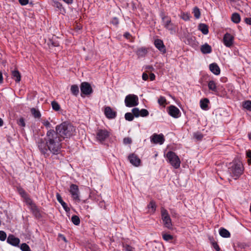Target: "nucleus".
Listing matches in <instances>:
<instances>
[{
    "label": "nucleus",
    "instance_id": "1",
    "mask_svg": "<svg viewBox=\"0 0 251 251\" xmlns=\"http://www.w3.org/2000/svg\"><path fill=\"white\" fill-rule=\"evenodd\" d=\"M75 127L68 122H63L55 126V130L50 129L47 131L44 139H40L38 142V147L45 158L58 155L61 152L62 141L65 138L72 136Z\"/></svg>",
    "mask_w": 251,
    "mask_h": 251
},
{
    "label": "nucleus",
    "instance_id": "2",
    "mask_svg": "<svg viewBox=\"0 0 251 251\" xmlns=\"http://www.w3.org/2000/svg\"><path fill=\"white\" fill-rule=\"evenodd\" d=\"M244 170L242 162L238 159H234L229 164L228 172L234 179H238L243 173Z\"/></svg>",
    "mask_w": 251,
    "mask_h": 251
},
{
    "label": "nucleus",
    "instance_id": "3",
    "mask_svg": "<svg viewBox=\"0 0 251 251\" xmlns=\"http://www.w3.org/2000/svg\"><path fill=\"white\" fill-rule=\"evenodd\" d=\"M160 16L161 18L162 25L163 27L169 31L171 34L175 33L178 28L177 25L174 23L172 21L171 18L166 15L164 12H161Z\"/></svg>",
    "mask_w": 251,
    "mask_h": 251
},
{
    "label": "nucleus",
    "instance_id": "4",
    "mask_svg": "<svg viewBox=\"0 0 251 251\" xmlns=\"http://www.w3.org/2000/svg\"><path fill=\"white\" fill-rule=\"evenodd\" d=\"M165 157L167 158L168 162L174 168L178 169L179 168L181 161L179 157L175 152L172 151H169L165 155Z\"/></svg>",
    "mask_w": 251,
    "mask_h": 251
},
{
    "label": "nucleus",
    "instance_id": "5",
    "mask_svg": "<svg viewBox=\"0 0 251 251\" xmlns=\"http://www.w3.org/2000/svg\"><path fill=\"white\" fill-rule=\"evenodd\" d=\"M69 192L73 201L76 202H80V192L77 185L71 184L69 188Z\"/></svg>",
    "mask_w": 251,
    "mask_h": 251
},
{
    "label": "nucleus",
    "instance_id": "6",
    "mask_svg": "<svg viewBox=\"0 0 251 251\" xmlns=\"http://www.w3.org/2000/svg\"><path fill=\"white\" fill-rule=\"evenodd\" d=\"M80 96L82 98L90 96L93 92V90L90 85L87 82H83L80 85Z\"/></svg>",
    "mask_w": 251,
    "mask_h": 251
},
{
    "label": "nucleus",
    "instance_id": "7",
    "mask_svg": "<svg viewBox=\"0 0 251 251\" xmlns=\"http://www.w3.org/2000/svg\"><path fill=\"white\" fill-rule=\"evenodd\" d=\"M110 131L105 129H99L96 132V139L103 144L110 136Z\"/></svg>",
    "mask_w": 251,
    "mask_h": 251
},
{
    "label": "nucleus",
    "instance_id": "8",
    "mask_svg": "<svg viewBox=\"0 0 251 251\" xmlns=\"http://www.w3.org/2000/svg\"><path fill=\"white\" fill-rule=\"evenodd\" d=\"M161 217L164 226L168 229L172 228L171 219L169 215L168 211L163 207L161 208Z\"/></svg>",
    "mask_w": 251,
    "mask_h": 251
},
{
    "label": "nucleus",
    "instance_id": "9",
    "mask_svg": "<svg viewBox=\"0 0 251 251\" xmlns=\"http://www.w3.org/2000/svg\"><path fill=\"white\" fill-rule=\"evenodd\" d=\"M125 105L126 107H131L137 106L138 103V98L134 94L127 95L125 100Z\"/></svg>",
    "mask_w": 251,
    "mask_h": 251
},
{
    "label": "nucleus",
    "instance_id": "10",
    "mask_svg": "<svg viewBox=\"0 0 251 251\" xmlns=\"http://www.w3.org/2000/svg\"><path fill=\"white\" fill-rule=\"evenodd\" d=\"M234 37L231 34L226 33L223 37V42L226 47L231 48L233 45Z\"/></svg>",
    "mask_w": 251,
    "mask_h": 251
},
{
    "label": "nucleus",
    "instance_id": "11",
    "mask_svg": "<svg viewBox=\"0 0 251 251\" xmlns=\"http://www.w3.org/2000/svg\"><path fill=\"white\" fill-rule=\"evenodd\" d=\"M165 141L164 136L163 134H157L154 133L151 137V142L155 144L162 145Z\"/></svg>",
    "mask_w": 251,
    "mask_h": 251
},
{
    "label": "nucleus",
    "instance_id": "12",
    "mask_svg": "<svg viewBox=\"0 0 251 251\" xmlns=\"http://www.w3.org/2000/svg\"><path fill=\"white\" fill-rule=\"evenodd\" d=\"M128 160L130 163L135 167H139L141 165V161L135 153H131L128 156Z\"/></svg>",
    "mask_w": 251,
    "mask_h": 251
},
{
    "label": "nucleus",
    "instance_id": "13",
    "mask_svg": "<svg viewBox=\"0 0 251 251\" xmlns=\"http://www.w3.org/2000/svg\"><path fill=\"white\" fill-rule=\"evenodd\" d=\"M17 191L19 195L24 199V201L26 204L31 202L32 200L30 198L29 195L22 187H17Z\"/></svg>",
    "mask_w": 251,
    "mask_h": 251
},
{
    "label": "nucleus",
    "instance_id": "14",
    "mask_svg": "<svg viewBox=\"0 0 251 251\" xmlns=\"http://www.w3.org/2000/svg\"><path fill=\"white\" fill-rule=\"evenodd\" d=\"M17 191L19 195L24 199V201L26 204L31 202L32 200L30 198L29 195L22 187H17Z\"/></svg>",
    "mask_w": 251,
    "mask_h": 251
},
{
    "label": "nucleus",
    "instance_id": "15",
    "mask_svg": "<svg viewBox=\"0 0 251 251\" xmlns=\"http://www.w3.org/2000/svg\"><path fill=\"white\" fill-rule=\"evenodd\" d=\"M168 113L172 117L177 118L180 117L181 113L179 109L174 105L168 107Z\"/></svg>",
    "mask_w": 251,
    "mask_h": 251
},
{
    "label": "nucleus",
    "instance_id": "16",
    "mask_svg": "<svg viewBox=\"0 0 251 251\" xmlns=\"http://www.w3.org/2000/svg\"><path fill=\"white\" fill-rule=\"evenodd\" d=\"M29 206V208L32 211L33 214L37 218H40L41 217L39 209L36 205L33 202L32 200L31 202L26 204Z\"/></svg>",
    "mask_w": 251,
    "mask_h": 251
},
{
    "label": "nucleus",
    "instance_id": "17",
    "mask_svg": "<svg viewBox=\"0 0 251 251\" xmlns=\"http://www.w3.org/2000/svg\"><path fill=\"white\" fill-rule=\"evenodd\" d=\"M104 113L106 117L109 119H114L117 116V112L113 110L110 106L104 108Z\"/></svg>",
    "mask_w": 251,
    "mask_h": 251
},
{
    "label": "nucleus",
    "instance_id": "18",
    "mask_svg": "<svg viewBox=\"0 0 251 251\" xmlns=\"http://www.w3.org/2000/svg\"><path fill=\"white\" fill-rule=\"evenodd\" d=\"M208 89L212 91L215 95L220 96V88L219 86H217L216 83L214 81L210 80L208 83Z\"/></svg>",
    "mask_w": 251,
    "mask_h": 251
},
{
    "label": "nucleus",
    "instance_id": "19",
    "mask_svg": "<svg viewBox=\"0 0 251 251\" xmlns=\"http://www.w3.org/2000/svg\"><path fill=\"white\" fill-rule=\"evenodd\" d=\"M155 47L161 52L165 53L166 52V47L162 40L157 39L154 40Z\"/></svg>",
    "mask_w": 251,
    "mask_h": 251
},
{
    "label": "nucleus",
    "instance_id": "20",
    "mask_svg": "<svg viewBox=\"0 0 251 251\" xmlns=\"http://www.w3.org/2000/svg\"><path fill=\"white\" fill-rule=\"evenodd\" d=\"M20 242V239L12 234L9 235L7 239V242L13 246H18Z\"/></svg>",
    "mask_w": 251,
    "mask_h": 251
},
{
    "label": "nucleus",
    "instance_id": "21",
    "mask_svg": "<svg viewBox=\"0 0 251 251\" xmlns=\"http://www.w3.org/2000/svg\"><path fill=\"white\" fill-rule=\"evenodd\" d=\"M209 103L210 101L207 98L201 99L200 101V105L201 109L205 111L208 110L209 109L208 107Z\"/></svg>",
    "mask_w": 251,
    "mask_h": 251
},
{
    "label": "nucleus",
    "instance_id": "22",
    "mask_svg": "<svg viewBox=\"0 0 251 251\" xmlns=\"http://www.w3.org/2000/svg\"><path fill=\"white\" fill-rule=\"evenodd\" d=\"M147 208H148V213L151 214H153L155 213L156 209V204L155 202L151 200L150 201L149 203L147 206Z\"/></svg>",
    "mask_w": 251,
    "mask_h": 251
},
{
    "label": "nucleus",
    "instance_id": "23",
    "mask_svg": "<svg viewBox=\"0 0 251 251\" xmlns=\"http://www.w3.org/2000/svg\"><path fill=\"white\" fill-rule=\"evenodd\" d=\"M209 69L216 75H219L220 74V69L216 63H214L210 64Z\"/></svg>",
    "mask_w": 251,
    "mask_h": 251
},
{
    "label": "nucleus",
    "instance_id": "24",
    "mask_svg": "<svg viewBox=\"0 0 251 251\" xmlns=\"http://www.w3.org/2000/svg\"><path fill=\"white\" fill-rule=\"evenodd\" d=\"M201 51L203 54H208L212 52V48L210 45L205 43L201 47Z\"/></svg>",
    "mask_w": 251,
    "mask_h": 251
},
{
    "label": "nucleus",
    "instance_id": "25",
    "mask_svg": "<svg viewBox=\"0 0 251 251\" xmlns=\"http://www.w3.org/2000/svg\"><path fill=\"white\" fill-rule=\"evenodd\" d=\"M136 53L139 58L143 57L145 56L147 54L148 50L146 48L142 47V48H139L137 50Z\"/></svg>",
    "mask_w": 251,
    "mask_h": 251
},
{
    "label": "nucleus",
    "instance_id": "26",
    "mask_svg": "<svg viewBox=\"0 0 251 251\" xmlns=\"http://www.w3.org/2000/svg\"><path fill=\"white\" fill-rule=\"evenodd\" d=\"M12 77L17 82L21 81V76L19 71L16 70L12 72Z\"/></svg>",
    "mask_w": 251,
    "mask_h": 251
},
{
    "label": "nucleus",
    "instance_id": "27",
    "mask_svg": "<svg viewBox=\"0 0 251 251\" xmlns=\"http://www.w3.org/2000/svg\"><path fill=\"white\" fill-rule=\"evenodd\" d=\"M219 234L220 236L224 238H228L230 236V232L224 227H221L219 229Z\"/></svg>",
    "mask_w": 251,
    "mask_h": 251
},
{
    "label": "nucleus",
    "instance_id": "28",
    "mask_svg": "<svg viewBox=\"0 0 251 251\" xmlns=\"http://www.w3.org/2000/svg\"><path fill=\"white\" fill-rule=\"evenodd\" d=\"M199 29L204 35L208 33V27L204 24H200L199 25Z\"/></svg>",
    "mask_w": 251,
    "mask_h": 251
},
{
    "label": "nucleus",
    "instance_id": "29",
    "mask_svg": "<svg viewBox=\"0 0 251 251\" xmlns=\"http://www.w3.org/2000/svg\"><path fill=\"white\" fill-rule=\"evenodd\" d=\"M71 92L73 95L75 96H78L79 93V88L78 86L76 85H72L71 87Z\"/></svg>",
    "mask_w": 251,
    "mask_h": 251
},
{
    "label": "nucleus",
    "instance_id": "30",
    "mask_svg": "<svg viewBox=\"0 0 251 251\" xmlns=\"http://www.w3.org/2000/svg\"><path fill=\"white\" fill-rule=\"evenodd\" d=\"M231 20L234 23H239L241 20L240 15L237 13H234L232 14L231 16Z\"/></svg>",
    "mask_w": 251,
    "mask_h": 251
},
{
    "label": "nucleus",
    "instance_id": "31",
    "mask_svg": "<svg viewBox=\"0 0 251 251\" xmlns=\"http://www.w3.org/2000/svg\"><path fill=\"white\" fill-rule=\"evenodd\" d=\"M30 112L35 118H40L41 116V114L39 110L36 109L35 108H32L30 109Z\"/></svg>",
    "mask_w": 251,
    "mask_h": 251
},
{
    "label": "nucleus",
    "instance_id": "32",
    "mask_svg": "<svg viewBox=\"0 0 251 251\" xmlns=\"http://www.w3.org/2000/svg\"><path fill=\"white\" fill-rule=\"evenodd\" d=\"M158 103L160 105L165 107L167 104L165 97L162 96H160L158 99Z\"/></svg>",
    "mask_w": 251,
    "mask_h": 251
},
{
    "label": "nucleus",
    "instance_id": "33",
    "mask_svg": "<svg viewBox=\"0 0 251 251\" xmlns=\"http://www.w3.org/2000/svg\"><path fill=\"white\" fill-rule=\"evenodd\" d=\"M71 221L75 226H78L80 224L79 218L76 215H73L72 217Z\"/></svg>",
    "mask_w": 251,
    "mask_h": 251
},
{
    "label": "nucleus",
    "instance_id": "34",
    "mask_svg": "<svg viewBox=\"0 0 251 251\" xmlns=\"http://www.w3.org/2000/svg\"><path fill=\"white\" fill-rule=\"evenodd\" d=\"M52 6L60 10L63 8L62 4L60 2L55 0H52Z\"/></svg>",
    "mask_w": 251,
    "mask_h": 251
},
{
    "label": "nucleus",
    "instance_id": "35",
    "mask_svg": "<svg viewBox=\"0 0 251 251\" xmlns=\"http://www.w3.org/2000/svg\"><path fill=\"white\" fill-rule=\"evenodd\" d=\"M193 13L194 17L196 19H199L201 16V12L199 8L198 7H195L193 9Z\"/></svg>",
    "mask_w": 251,
    "mask_h": 251
},
{
    "label": "nucleus",
    "instance_id": "36",
    "mask_svg": "<svg viewBox=\"0 0 251 251\" xmlns=\"http://www.w3.org/2000/svg\"><path fill=\"white\" fill-rule=\"evenodd\" d=\"M41 122L42 124L46 127L47 128H49L51 127V125L50 122L46 119H42L41 120Z\"/></svg>",
    "mask_w": 251,
    "mask_h": 251
},
{
    "label": "nucleus",
    "instance_id": "37",
    "mask_svg": "<svg viewBox=\"0 0 251 251\" xmlns=\"http://www.w3.org/2000/svg\"><path fill=\"white\" fill-rule=\"evenodd\" d=\"M51 106L52 109L56 111H58L60 108L59 104L55 101H52L51 102Z\"/></svg>",
    "mask_w": 251,
    "mask_h": 251
},
{
    "label": "nucleus",
    "instance_id": "38",
    "mask_svg": "<svg viewBox=\"0 0 251 251\" xmlns=\"http://www.w3.org/2000/svg\"><path fill=\"white\" fill-rule=\"evenodd\" d=\"M162 238L166 241H169L173 239V236L169 234L162 233Z\"/></svg>",
    "mask_w": 251,
    "mask_h": 251
},
{
    "label": "nucleus",
    "instance_id": "39",
    "mask_svg": "<svg viewBox=\"0 0 251 251\" xmlns=\"http://www.w3.org/2000/svg\"><path fill=\"white\" fill-rule=\"evenodd\" d=\"M125 119L128 121H132L134 119L133 115L132 113L127 112L125 115Z\"/></svg>",
    "mask_w": 251,
    "mask_h": 251
},
{
    "label": "nucleus",
    "instance_id": "40",
    "mask_svg": "<svg viewBox=\"0 0 251 251\" xmlns=\"http://www.w3.org/2000/svg\"><path fill=\"white\" fill-rule=\"evenodd\" d=\"M132 113L133 115V117H135L136 118L139 117L140 116V110L138 108H133L132 109Z\"/></svg>",
    "mask_w": 251,
    "mask_h": 251
},
{
    "label": "nucleus",
    "instance_id": "41",
    "mask_svg": "<svg viewBox=\"0 0 251 251\" xmlns=\"http://www.w3.org/2000/svg\"><path fill=\"white\" fill-rule=\"evenodd\" d=\"M20 249L22 251H31V250L28 245L26 243L21 244Z\"/></svg>",
    "mask_w": 251,
    "mask_h": 251
},
{
    "label": "nucleus",
    "instance_id": "42",
    "mask_svg": "<svg viewBox=\"0 0 251 251\" xmlns=\"http://www.w3.org/2000/svg\"><path fill=\"white\" fill-rule=\"evenodd\" d=\"M149 115V111L146 109L140 110V116L142 117H147Z\"/></svg>",
    "mask_w": 251,
    "mask_h": 251
},
{
    "label": "nucleus",
    "instance_id": "43",
    "mask_svg": "<svg viewBox=\"0 0 251 251\" xmlns=\"http://www.w3.org/2000/svg\"><path fill=\"white\" fill-rule=\"evenodd\" d=\"M243 106L248 110L251 111V101L247 100L243 103Z\"/></svg>",
    "mask_w": 251,
    "mask_h": 251
},
{
    "label": "nucleus",
    "instance_id": "44",
    "mask_svg": "<svg viewBox=\"0 0 251 251\" xmlns=\"http://www.w3.org/2000/svg\"><path fill=\"white\" fill-rule=\"evenodd\" d=\"M194 137L197 140H201L203 137V135L200 132H197L194 133Z\"/></svg>",
    "mask_w": 251,
    "mask_h": 251
},
{
    "label": "nucleus",
    "instance_id": "45",
    "mask_svg": "<svg viewBox=\"0 0 251 251\" xmlns=\"http://www.w3.org/2000/svg\"><path fill=\"white\" fill-rule=\"evenodd\" d=\"M17 123L20 126L25 127V119L23 117L17 120Z\"/></svg>",
    "mask_w": 251,
    "mask_h": 251
},
{
    "label": "nucleus",
    "instance_id": "46",
    "mask_svg": "<svg viewBox=\"0 0 251 251\" xmlns=\"http://www.w3.org/2000/svg\"><path fill=\"white\" fill-rule=\"evenodd\" d=\"M190 17V14L188 13L183 12L181 13V18L185 21L189 20Z\"/></svg>",
    "mask_w": 251,
    "mask_h": 251
},
{
    "label": "nucleus",
    "instance_id": "47",
    "mask_svg": "<svg viewBox=\"0 0 251 251\" xmlns=\"http://www.w3.org/2000/svg\"><path fill=\"white\" fill-rule=\"evenodd\" d=\"M6 238V233L2 230H0V240L4 241Z\"/></svg>",
    "mask_w": 251,
    "mask_h": 251
},
{
    "label": "nucleus",
    "instance_id": "48",
    "mask_svg": "<svg viewBox=\"0 0 251 251\" xmlns=\"http://www.w3.org/2000/svg\"><path fill=\"white\" fill-rule=\"evenodd\" d=\"M123 248H124L125 251H134V248L132 247L127 244L124 245Z\"/></svg>",
    "mask_w": 251,
    "mask_h": 251
},
{
    "label": "nucleus",
    "instance_id": "49",
    "mask_svg": "<svg viewBox=\"0 0 251 251\" xmlns=\"http://www.w3.org/2000/svg\"><path fill=\"white\" fill-rule=\"evenodd\" d=\"M212 245L213 248L216 251H220L221 249H220L219 246L218 245V244H217V242H212Z\"/></svg>",
    "mask_w": 251,
    "mask_h": 251
},
{
    "label": "nucleus",
    "instance_id": "50",
    "mask_svg": "<svg viewBox=\"0 0 251 251\" xmlns=\"http://www.w3.org/2000/svg\"><path fill=\"white\" fill-rule=\"evenodd\" d=\"M63 207V209L65 210L66 212H69L70 210V208L67 206V204L65 202H63L60 204Z\"/></svg>",
    "mask_w": 251,
    "mask_h": 251
},
{
    "label": "nucleus",
    "instance_id": "51",
    "mask_svg": "<svg viewBox=\"0 0 251 251\" xmlns=\"http://www.w3.org/2000/svg\"><path fill=\"white\" fill-rule=\"evenodd\" d=\"M111 22L114 25H117L119 23V19L116 17L113 18Z\"/></svg>",
    "mask_w": 251,
    "mask_h": 251
},
{
    "label": "nucleus",
    "instance_id": "52",
    "mask_svg": "<svg viewBox=\"0 0 251 251\" xmlns=\"http://www.w3.org/2000/svg\"><path fill=\"white\" fill-rule=\"evenodd\" d=\"M123 142L125 144H130L131 143L132 140L129 137H126L124 139Z\"/></svg>",
    "mask_w": 251,
    "mask_h": 251
},
{
    "label": "nucleus",
    "instance_id": "53",
    "mask_svg": "<svg viewBox=\"0 0 251 251\" xmlns=\"http://www.w3.org/2000/svg\"><path fill=\"white\" fill-rule=\"evenodd\" d=\"M56 197L57 201L59 202L60 204L64 202L63 200L62 199L61 195L59 193H56Z\"/></svg>",
    "mask_w": 251,
    "mask_h": 251
},
{
    "label": "nucleus",
    "instance_id": "54",
    "mask_svg": "<svg viewBox=\"0 0 251 251\" xmlns=\"http://www.w3.org/2000/svg\"><path fill=\"white\" fill-rule=\"evenodd\" d=\"M50 44L51 45V46L52 47H58L59 46V43L57 42L53 41V40H51L50 41Z\"/></svg>",
    "mask_w": 251,
    "mask_h": 251
},
{
    "label": "nucleus",
    "instance_id": "55",
    "mask_svg": "<svg viewBox=\"0 0 251 251\" xmlns=\"http://www.w3.org/2000/svg\"><path fill=\"white\" fill-rule=\"evenodd\" d=\"M19 1L22 5H25L28 3L29 0H19Z\"/></svg>",
    "mask_w": 251,
    "mask_h": 251
},
{
    "label": "nucleus",
    "instance_id": "56",
    "mask_svg": "<svg viewBox=\"0 0 251 251\" xmlns=\"http://www.w3.org/2000/svg\"><path fill=\"white\" fill-rule=\"evenodd\" d=\"M148 78H149V76H148V75L147 73H144L142 74V79L144 80H145V81L147 80L148 79Z\"/></svg>",
    "mask_w": 251,
    "mask_h": 251
},
{
    "label": "nucleus",
    "instance_id": "57",
    "mask_svg": "<svg viewBox=\"0 0 251 251\" xmlns=\"http://www.w3.org/2000/svg\"><path fill=\"white\" fill-rule=\"evenodd\" d=\"M245 22L247 24L251 25V18H246Z\"/></svg>",
    "mask_w": 251,
    "mask_h": 251
},
{
    "label": "nucleus",
    "instance_id": "58",
    "mask_svg": "<svg viewBox=\"0 0 251 251\" xmlns=\"http://www.w3.org/2000/svg\"><path fill=\"white\" fill-rule=\"evenodd\" d=\"M124 36L126 38L128 39H130V38L131 37V35H130V34L129 32H126L124 33Z\"/></svg>",
    "mask_w": 251,
    "mask_h": 251
},
{
    "label": "nucleus",
    "instance_id": "59",
    "mask_svg": "<svg viewBox=\"0 0 251 251\" xmlns=\"http://www.w3.org/2000/svg\"><path fill=\"white\" fill-rule=\"evenodd\" d=\"M246 156L248 158H251V151L248 150L246 151Z\"/></svg>",
    "mask_w": 251,
    "mask_h": 251
},
{
    "label": "nucleus",
    "instance_id": "60",
    "mask_svg": "<svg viewBox=\"0 0 251 251\" xmlns=\"http://www.w3.org/2000/svg\"><path fill=\"white\" fill-rule=\"evenodd\" d=\"M155 75L154 74H153V73L150 74V78L151 80V81L154 80L155 79Z\"/></svg>",
    "mask_w": 251,
    "mask_h": 251
},
{
    "label": "nucleus",
    "instance_id": "61",
    "mask_svg": "<svg viewBox=\"0 0 251 251\" xmlns=\"http://www.w3.org/2000/svg\"><path fill=\"white\" fill-rule=\"evenodd\" d=\"M68 4H71L73 2V0H62Z\"/></svg>",
    "mask_w": 251,
    "mask_h": 251
},
{
    "label": "nucleus",
    "instance_id": "62",
    "mask_svg": "<svg viewBox=\"0 0 251 251\" xmlns=\"http://www.w3.org/2000/svg\"><path fill=\"white\" fill-rule=\"evenodd\" d=\"M3 82V76L2 72L0 71V83H2Z\"/></svg>",
    "mask_w": 251,
    "mask_h": 251
},
{
    "label": "nucleus",
    "instance_id": "63",
    "mask_svg": "<svg viewBox=\"0 0 251 251\" xmlns=\"http://www.w3.org/2000/svg\"><path fill=\"white\" fill-rule=\"evenodd\" d=\"M3 122L1 118H0V126H3Z\"/></svg>",
    "mask_w": 251,
    "mask_h": 251
},
{
    "label": "nucleus",
    "instance_id": "64",
    "mask_svg": "<svg viewBox=\"0 0 251 251\" xmlns=\"http://www.w3.org/2000/svg\"><path fill=\"white\" fill-rule=\"evenodd\" d=\"M248 162L249 165H251V158H248Z\"/></svg>",
    "mask_w": 251,
    "mask_h": 251
}]
</instances>
